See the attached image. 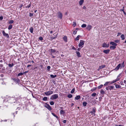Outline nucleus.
<instances>
[{"instance_id":"f257e3e1","label":"nucleus","mask_w":126,"mask_h":126,"mask_svg":"<svg viewBox=\"0 0 126 126\" xmlns=\"http://www.w3.org/2000/svg\"><path fill=\"white\" fill-rule=\"evenodd\" d=\"M124 62H123L121 64L120 63L113 70H115L117 71L118 70L119 68L121 69L123 68L124 67Z\"/></svg>"},{"instance_id":"f03ea898","label":"nucleus","mask_w":126,"mask_h":126,"mask_svg":"<svg viewBox=\"0 0 126 126\" xmlns=\"http://www.w3.org/2000/svg\"><path fill=\"white\" fill-rule=\"evenodd\" d=\"M58 97V95L57 94H55L51 95L50 99L51 100L56 99Z\"/></svg>"},{"instance_id":"7ed1b4c3","label":"nucleus","mask_w":126,"mask_h":126,"mask_svg":"<svg viewBox=\"0 0 126 126\" xmlns=\"http://www.w3.org/2000/svg\"><path fill=\"white\" fill-rule=\"evenodd\" d=\"M85 42L84 41L80 40V41L79 43V47H82L84 44Z\"/></svg>"},{"instance_id":"20e7f679","label":"nucleus","mask_w":126,"mask_h":126,"mask_svg":"<svg viewBox=\"0 0 126 126\" xmlns=\"http://www.w3.org/2000/svg\"><path fill=\"white\" fill-rule=\"evenodd\" d=\"M58 17L60 19H62L63 17L62 14L60 11H59L57 13Z\"/></svg>"},{"instance_id":"39448f33","label":"nucleus","mask_w":126,"mask_h":126,"mask_svg":"<svg viewBox=\"0 0 126 126\" xmlns=\"http://www.w3.org/2000/svg\"><path fill=\"white\" fill-rule=\"evenodd\" d=\"M53 93V92L52 91H49L47 92H44V93L46 95H50Z\"/></svg>"},{"instance_id":"423d86ee","label":"nucleus","mask_w":126,"mask_h":126,"mask_svg":"<svg viewBox=\"0 0 126 126\" xmlns=\"http://www.w3.org/2000/svg\"><path fill=\"white\" fill-rule=\"evenodd\" d=\"M2 32L3 36L6 37L8 38L9 37V36L8 34L6 33L4 30H3Z\"/></svg>"},{"instance_id":"0eeeda50","label":"nucleus","mask_w":126,"mask_h":126,"mask_svg":"<svg viewBox=\"0 0 126 126\" xmlns=\"http://www.w3.org/2000/svg\"><path fill=\"white\" fill-rule=\"evenodd\" d=\"M46 105L45 106V107L47 109L49 110H51L52 108L48 104H47V103H46Z\"/></svg>"},{"instance_id":"6e6552de","label":"nucleus","mask_w":126,"mask_h":126,"mask_svg":"<svg viewBox=\"0 0 126 126\" xmlns=\"http://www.w3.org/2000/svg\"><path fill=\"white\" fill-rule=\"evenodd\" d=\"M12 79L16 83H19L20 82V80L18 78L17 79L12 78Z\"/></svg>"},{"instance_id":"1a4fd4ad","label":"nucleus","mask_w":126,"mask_h":126,"mask_svg":"<svg viewBox=\"0 0 126 126\" xmlns=\"http://www.w3.org/2000/svg\"><path fill=\"white\" fill-rule=\"evenodd\" d=\"M110 51V49L104 50L103 51V52L106 54H109Z\"/></svg>"},{"instance_id":"9d476101","label":"nucleus","mask_w":126,"mask_h":126,"mask_svg":"<svg viewBox=\"0 0 126 126\" xmlns=\"http://www.w3.org/2000/svg\"><path fill=\"white\" fill-rule=\"evenodd\" d=\"M92 28V26L90 25H88L86 27V29L88 31H90Z\"/></svg>"},{"instance_id":"9b49d317","label":"nucleus","mask_w":126,"mask_h":126,"mask_svg":"<svg viewBox=\"0 0 126 126\" xmlns=\"http://www.w3.org/2000/svg\"><path fill=\"white\" fill-rule=\"evenodd\" d=\"M110 44L111 45H112L113 46H116L117 45V44L113 42H111L110 43Z\"/></svg>"},{"instance_id":"f8f14e48","label":"nucleus","mask_w":126,"mask_h":126,"mask_svg":"<svg viewBox=\"0 0 126 126\" xmlns=\"http://www.w3.org/2000/svg\"><path fill=\"white\" fill-rule=\"evenodd\" d=\"M63 39L65 42H67V38L66 36H64V37L63 38Z\"/></svg>"},{"instance_id":"ddd939ff","label":"nucleus","mask_w":126,"mask_h":126,"mask_svg":"<svg viewBox=\"0 0 126 126\" xmlns=\"http://www.w3.org/2000/svg\"><path fill=\"white\" fill-rule=\"evenodd\" d=\"M116 48V46H110V48L111 50H114Z\"/></svg>"},{"instance_id":"4468645a","label":"nucleus","mask_w":126,"mask_h":126,"mask_svg":"<svg viewBox=\"0 0 126 126\" xmlns=\"http://www.w3.org/2000/svg\"><path fill=\"white\" fill-rule=\"evenodd\" d=\"M109 86V90H110V91L111 90L114 88V86Z\"/></svg>"},{"instance_id":"2eb2a0df","label":"nucleus","mask_w":126,"mask_h":126,"mask_svg":"<svg viewBox=\"0 0 126 126\" xmlns=\"http://www.w3.org/2000/svg\"><path fill=\"white\" fill-rule=\"evenodd\" d=\"M33 28L32 27H31L29 29V31L31 33H33Z\"/></svg>"},{"instance_id":"dca6fc26","label":"nucleus","mask_w":126,"mask_h":126,"mask_svg":"<svg viewBox=\"0 0 126 126\" xmlns=\"http://www.w3.org/2000/svg\"><path fill=\"white\" fill-rule=\"evenodd\" d=\"M84 1L83 0H80L79 1V4L80 5H82L84 2Z\"/></svg>"},{"instance_id":"f3484780","label":"nucleus","mask_w":126,"mask_h":126,"mask_svg":"<svg viewBox=\"0 0 126 126\" xmlns=\"http://www.w3.org/2000/svg\"><path fill=\"white\" fill-rule=\"evenodd\" d=\"M102 47H108V46H107V44L104 43H103L102 45Z\"/></svg>"},{"instance_id":"a211bd4d","label":"nucleus","mask_w":126,"mask_h":126,"mask_svg":"<svg viewBox=\"0 0 126 126\" xmlns=\"http://www.w3.org/2000/svg\"><path fill=\"white\" fill-rule=\"evenodd\" d=\"M100 93L102 95H104L105 94V92L103 89H101L100 91Z\"/></svg>"},{"instance_id":"6ab92c4d","label":"nucleus","mask_w":126,"mask_h":126,"mask_svg":"<svg viewBox=\"0 0 126 126\" xmlns=\"http://www.w3.org/2000/svg\"><path fill=\"white\" fill-rule=\"evenodd\" d=\"M114 84L115 85V86L116 88H120L121 87V86L119 85L116 84Z\"/></svg>"},{"instance_id":"aec40b11","label":"nucleus","mask_w":126,"mask_h":126,"mask_svg":"<svg viewBox=\"0 0 126 126\" xmlns=\"http://www.w3.org/2000/svg\"><path fill=\"white\" fill-rule=\"evenodd\" d=\"M76 53L78 57H81V56L80 55V53L78 51H76Z\"/></svg>"},{"instance_id":"412c9836","label":"nucleus","mask_w":126,"mask_h":126,"mask_svg":"<svg viewBox=\"0 0 126 126\" xmlns=\"http://www.w3.org/2000/svg\"><path fill=\"white\" fill-rule=\"evenodd\" d=\"M90 112L92 114L93 113L94 114V115H95V110L94 109H93V111L91 112Z\"/></svg>"},{"instance_id":"4be33fe9","label":"nucleus","mask_w":126,"mask_h":126,"mask_svg":"<svg viewBox=\"0 0 126 126\" xmlns=\"http://www.w3.org/2000/svg\"><path fill=\"white\" fill-rule=\"evenodd\" d=\"M110 81L106 82L104 84V85L105 86H106L108 84L110 85L109 84H110Z\"/></svg>"},{"instance_id":"5701e85b","label":"nucleus","mask_w":126,"mask_h":126,"mask_svg":"<svg viewBox=\"0 0 126 126\" xmlns=\"http://www.w3.org/2000/svg\"><path fill=\"white\" fill-rule=\"evenodd\" d=\"M121 38L122 40H124L125 39L124 35V34H122L121 36Z\"/></svg>"},{"instance_id":"b1692460","label":"nucleus","mask_w":126,"mask_h":126,"mask_svg":"<svg viewBox=\"0 0 126 126\" xmlns=\"http://www.w3.org/2000/svg\"><path fill=\"white\" fill-rule=\"evenodd\" d=\"M87 104V103L86 102H83V105L84 106H86Z\"/></svg>"},{"instance_id":"393cba45","label":"nucleus","mask_w":126,"mask_h":126,"mask_svg":"<svg viewBox=\"0 0 126 126\" xmlns=\"http://www.w3.org/2000/svg\"><path fill=\"white\" fill-rule=\"evenodd\" d=\"M50 77L52 78H54L55 77H57L56 75H50Z\"/></svg>"},{"instance_id":"a878e982","label":"nucleus","mask_w":126,"mask_h":126,"mask_svg":"<svg viewBox=\"0 0 126 126\" xmlns=\"http://www.w3.org/2000/svg\"><path fill=\"white\" fill-rule=\"evenodd\" d=\"M80 98V95H79L76 96L75 97V99L76 100H78Z\"/></svg>"},{"instance_id":"bb28decb","label":"nucleus","mask_w":126,"mask_h":126,"mask_svg":"<svg viewBox=\"0 0 126 126\" xmlns=\"http://www.w3.org/2000/svg\"><path fill=\"white\" fill-rule=\"evenodd\" d=\"M51 68V67L50 66H48L47 67V70L48 71H49L50 70V69Z\"/></svg>"},{"instance_id":"cd10ccee","label":"nucleus","mask_w":126,"mask_h":126,"mask_svg":"<svg viewBox=\"0 0 126 126\" xmlns=\"http://www.w3.org/2000/svg\"><path fill=\"white\" fill-rule=\"evenodd\" d=\"M12 27V25L11 24H10L9 25V26L8 27V29L9 30H10L11 29Z\"/></svg>"},{"instance_id":"c85d7f7f","label":"nucleus","mask_w":126,"mask_h":126,"mask_svg":"<svg viewBox=\"0 0 126 126\" xmlns=\"http://www.w3.org/2000/svg\"><path fill=\"white\" fill-rule=\"evenodd\" d=\"M14 65V64L13 63H12L11 64H9L8 66L9 67H12Z\"/></svg>"},{"instance_id":"c756f323","label":"nucleus","mask_w":126,"mask_h":126,"mask_svg":"<svg viewBox=\"0 0 126 126\" xmlns=\"http://www.w3.org/2000/svg\"><path fill=\"white\" fill-rule=\"evenodd\" d=\"M105 66L104 65H102L100 66H99V69H102V68H103L104 67H105Z\"/></svg>"},{"instance_id":"7c9ffc66","label":"nucleus","mask_w":126,"mask_h":126,"mask_svg":"<svg viewBox=\"0 0 126 126\" xmlns=\"http://www.w3.org/2000/svg\"><path fill=\"white\" fill-rule=\"evenodd\" d=\"M47 97H44L43 99V100L44 101H46L47 100Z\"/></svg>"},{"instance_id":"2f4dec72","label":"nucleus","mask_w":126,"mask_h":126,"mask_svg":"<svg viewBox=\"0 0 126 126\" xmlns=\"http://www.w3.org/2000/svg\"><path fill=\"white\" fill-rule=\"evenodd\" d=\"M14 22V21L13 20H11L9 21L8 23L9 24H12Z\"/></svg>"},{"instance_id":"473e14b6","label":"nucleus","mask_w":126,"mask_h":126,"mask_svg":"<svg viewBox=\"0 0 126 126\" xmlns=\"http://www.w3.org/2000/svg\"><path fill=\"white\" fill-rule=\"evenodd\" d=\"M116 82V81L115 80H115L112 81L111 82H110V83L109 84V85L111 84H112V83H115Z\"/></svg>"},{"instance_id":"72a5a7b5","label":"nucleus","mask_w":126,"mask_h":126,"mask_svg":"<svg viewBox=\"0 0 126 126\" xmlns=\"http://www.w3.org/2000/svg\"><path fill=\"white\" fill-rule=\"evenodd\" d=\"M80 37V36L79 35H78L77 37L75 38V40L76 41L78 40H79V38Z\"/></svg>"},{"instance_id":"f704fd0d","label":"nucleus","mask_w":126,"mask_h":126,"mask_svg":"<svg viewBox=\"0 0 126 126\" xmlns=\"http://www.w3.org/2000/svg\"><path fill=\"white\" fill-rule=\"evenodd\" d=\"M52 114L54 117H56L57 118H58V116L56 115L54 113H52Z\"/></svg>"},{"instance_id":"c9c22d12","label":"nucleus","mask_w":126,"mask_h":126,"mask_svg":"<svg viewBox=\"0 0 126 126\" xmlns=\"http://www.w3.org/2000/svg\"><path fill=\"white\" fill-rule=\"evenodd\" d=\"M103 86V85H102V84L101 85H100L98 87H97L98 89H100Z\"/></svg>"},{"instance_id":"e433bc0d","label":"nucleus","mask_w":126,"mask_h":126,"mask_svg":"<svg viewBox=\"0 0 126 126\" xmlns=\"http://www.w3.org/2000/svg\"><path fill=\"white\" fill-rule=\"evenodd\" d=\"M86 25L85 24H83L81 26V27L82 28H85L86 27Z\"/></svg>"},{"instance_id":"4c0bfd02","label":"nucleus","mask_w":126,"mask_h":126,"mask_svg":"<svg viewBox=\"0 0 126 126\" xmlns=\"http://www.w3.org/2000/svg\"><path fill=\"white\" fill-rule=\"evenodd\" d=\"M72 95L71 94H69L67 95V97L69 98H71L72 97Z\"/></svg>"},{"instance_id":"58836bf2","label":"nucleus","mask_w":126,"mask_h":126,"mask_svg":"<svg viewBox=\"0 0 126 126\" xmlns=\"http://www.w3.org/2000/svg\"><path fill=\"white\" fill-rule=\"evenodd\" d=\"M64 113V112L63 110H61L60 111V113L61 114H63Z\"/></svg>"},{"instance_id":"ea45409f","label":"nucleus","mask_w":126,"mask_h":126,"mask_svg":"<svg viewBox=\"0 0 126 126\" xmlns=\"http://www.w3.org/2000/svg\"><path fill=\"white\" fill-rule=\"evenodd\" d=\"M75 89L74 88H73L72 90L71 91V94H73V93L75 91Z\"/></svg>"},{"instance_id":"a19ab883","label":"nucleus","mask_w":126,"mask_h":126,"mask_svg":"<svg viewBox=\"0 0 126 126\" xmlns=\"http://www.w3.org/2000/svg\"><path fill=\"white\" fill-rule=\"evenodd\" d=\"M51 51L52 53L55 52L56 50L54 49H51Z\"/></svg>"},{"instance_id":"79ce46f5","label":"nucleus","mask_w":126,"mask_h":126,"mask_svg":"<svg viewBox=\"0 0 126 126\" xmlns=\"http://www.w3.org/2000/svg\"><path fill=\"white\" fill-rule=\"evenodd\" d=\"M114 42L116 43H118L120 41L119 40L117 39L115 40Z\"/></svg>"},{"instance_id":"37998d69","label":"nucleus","mask_w":126,"mask_h":126,"mask_svg":"<svg viewBox=\"0 0 126 126\" xmlns=\"http://www.w3.org/2000/svg\"><path fill=\"white\" fill-rule=\"evenodd\" d=\"M96 94L95 93H94L92 94L91 95L93 96H94Z\"/></svg>"},{"instance_id":"c03bdc74","label":"nucleus","mask_w":126,"mask_h":126,"mask_svg":"<svg viewBox=\"0 0 126 126\" xmlns=\"http://www.w3.org/2000/svg\"><path fill=\"white\" fill-rule=\"evenodd\" d=\"M23 73H21H21H19L17 75H18V76H20L21 75H23Z\"/></svg>"},{"instance_id":"a18cd8bd","label":"nucleus","mask_w":126,"mask_h":126,"mask_svg":"<svg viewBox=\"0 0 126 126\" xmlns=\"http://www.w3.org/2000/svg\"><path fill=\"white\" fill-rule=\"evenodd\" d=\"M50 104L51 105H53L54 104V103L53 101H51L50 103Z\"/></svg>"},{"instance_id":"49530a36","label":"nucleus","mask_w":126,"mask_h":126,"mask_svg":"<svg viewBox=\"0 0 126 126\" xmlns=\"http://www.w3.org/2000/svg\"><path fill=\"white\" fill-rule=\"evenodd\" d=\"M31 3H30V4H29L28 5H27L26 7L28 8H29L31 6Z\"/></svg>"},{"instance_id":"de8ad7c7","label":"nucleus","mask_w":126,"mask_h":126,"mask_svg":"<svg viewBox=\"0 0 126 126\" xmlns=\"http://www.w3.org/2000/svg\"><path fill=\"white\" fill-rule=\"evenodd\" d=\"M39 39L41 41L43 39V38L41 37H39Z\"/></svg>"},{"instance_id":"09e8293b","label":"nucleus","mask_w":126,"mask_h":126,"mask_svg":"<svg viewBox=\"0 0 126 126\" xmlns=\"http://www.w3.org/2000/svg\"><path fill=\"white\" fill-rule=\"evenodd\" d=\"M76 25V22H74L73 23V25L74 27H75Z\"/></svg>"},{"instance_id":"8fccbe9b","label":"nucleus","mask_w":126,"mask_h":126,"mask_svg":"<svg viewBox=\"0 0 126 126\" xmlns=\"http://www.w3.org/2000/svg\"><path fill=\"white\" fill-rule=\"evenodd\" d=\"M72 49L75 50L77 49L76 48H75L74 46H73L72 47Z\"/></svg>"},{"instance_id":"3c124183","label":"nucleus","mask_w":126,"mask_h":126,"mask_svg":"<svg viewBox=\"0 0 126 126\" xmlns=\"http://www.w3.org/2000/svg\"><path fill=\"white\" fill-rule=\"evenodd\" d=\"M33 16V14H32L31 13H30L29 14V16H30L31 17L32 16Z\"/></svg>"},{"instance_id":"603ef678","label":"nucleus","mask_w":126,"mask_h":126,"mask_svg":"<svg viewBox=\"0 0 126 126\" xmlns=\"http://www.w3.org/2000/svg\"><path fill=\"white\" fill-rule=\"evenodd\" d=\"M106 89L107 90H109V86H108V87H106Z\"/></svg>"},{"instance_id":"864d4df0","label":"nucleus","mask_w":126,"mask_h":126,"mask_svg":"<svg viewBox=\"0 0 126 126\" xmlns=\"http://www.w3.org/2000/svg\"><path fill=\"white\" fill-rule=\"evenodd\" d=\"M77 31H74L73 32V34H75L76 33Z\"/></svg>"},{"instance_id":"5fc2aeb1","label":"nucleus","mask_w":126,"mask_h":126,"mask_svg":"<svg viewBox=\"0 0 126 126\" xmlns=\"http://www.w3.org/2000/svg\"><path fill=\"white\" fill-rule=\"evenodd\" d=\"M97 88V87H95L94 88H93L92 90L93 91H94L96 90V89Z\"/></svg>"},{"instance_id":"6e6d98bb","label":"nucleus","mask_w":126,"mask_h":126,"mask_svg":"<svg viewBox=\"0 0 126 126\" xmlns=\"http://www.w3.org/2000/svg\"><path fill=\"white\" fill-rule=\"evenodd\" d=\"M3 19V17L2 16H1L0 17V20H2Z\"/></svg>"},{"instance_id":"4d7b16f0","label":"nucleus","mask_w":126,"mask_h":126,"mask_svg":"<svg viewBox=\"0 0 126 126\" xmlns=\"http://www.w3.org/2000/svg\"><path fill=\"white\" fill-rule=\"evenodd\" d=\"M116 82L117 81H118V80H120V79L119 78H117L116 79H115Z\"/></svg>"},{"instance_id":"13d9d810","label":"nucleus","mask_w":126,"mask_h":126,"mask_svg":"<svg viewBox=\"0 0 126 126\" xmlns=\"http://www.w3.org/2000/svg\"><path fill=\"white\" fill-rule=\"evenodd\" d=\"M5 68L4 67H3V68L2 69V71H4V70H5Z\"/></svg>"},{"instance_id":"bf43d9fd","label":"nucleus","mask_w":126,"mask_h":126,"mask_svg":"<svg viewBox=\"0 0 126 126\" xmlns=\"http://www.w3.org/2000/svg\"><path fill=\"white\" fill-rule=\"evenodd\" d=\"M3 65L2 64H0V67H3Z\"/></svg>"},{"instance_id":"052dcab7","label":"nucleus","mask_w":126,"mask_h":126,"mask_svg":"<svg viewBox=\"0 0 126 126\" xmlns=\"http://www.w3.org/2000/svg\"><path fill=\"white\" fill-rule=\"evenodd\" d=\"M28 72V71H25V72H24L23 73V74H25L27 73Z\"/></svg>"},{"instance_id":"680f3d73","label":"nucleus","mask_w":126,"mask_h":126,"mask_svg":"<svg viewBox=\"0 0 126 126\" xmlns=\"http://www.w3.org/2000/svg\"><path fill=\"white\" fill-rule=\"evenodd\" d=\"M121 74H119L118 75V76L117 77V78H118V77H120L121 76Z\"/></svg>"},{"instance_id":"e2e57ef3","label":"nucleus","mask_w":126,"mask_h":126,"mask_svg":"<svg viewBox=\"0 0 126 126\" xmlns=\"http://www.w3.org/2000/svg\"><path fill=\"white\" fill-rule=\"evenodd\" d=\"M66 120H64L63 121V123H65L66 122Z\"/></svg>"},{"instance_id":"0e129e2a","label":"nucleus","mask_w":126,"mask_h":126,"mask_svg":"<svg viewBox=\"0 0 126 126\" xmlns=\"http://www.w3.org/2000/svg\"><path fill=\"white\" fill-rule=\"evenodd\" d=\"M80 49H81V48H78V49H77V50L79 51H80Z\"/></svg>"},{"instance_id":"69168bd1","label":"nucleus","mask_w":126,"mask_h":126,"mask_svg":"<svg viewBox=\"0 0 126 126\" xmlns=\"http://www.w3.org/2000/svg\"><path fill=\"white\" fill-rule=\"evenodd\" d=\"M32 65H28L27 66V67H29L31 66Z\"/></svg>"},{"instance_id":"338daca9","label":"nucleus","mask_w":126,"mask_h":126,"mask_svg":"<svg viewBox=\"0 0 126 126\" xmlns=\"http://www.w3.org/2000/svg\"><path fill=\"white\" fill-rule=\"evenodd\" d=\"M40 67L42 68H43V66L42 65H40Z\"/></svg>"},{"instance_id":"774afa93","label":"nucleus","mask_w":126,"mask_h":126,"mask_svg":"<svg viewBox=\"0 0 126 126\" xmlns=\"http://www.w3.org/2000/svg\"><path fill=\"white\" fill-rule=\"evenodd\" d=\"M115 126H122V125H115Z\"/></svg>"}]
</instances>
